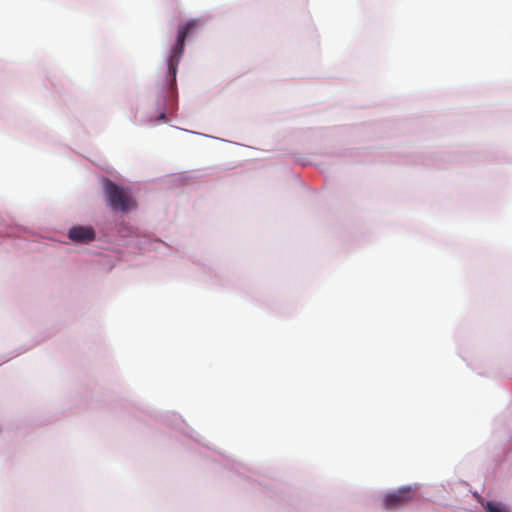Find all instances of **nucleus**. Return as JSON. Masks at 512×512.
<instances>
[{"label":"nucleus","instance_id":"nucleus-1","mask_svg":"<svg viewBox=\"0 0 512 512\" xmlns=\"http://www.w3.org/2000/svg\"><path fill=\"white\" fill-rule=\"evenodd\" d=\"M197 27L198 22L196 20H190L178 29L177 40L168 59V72L172 78V85H174L176 81L177 68L184 52L185 40L189 34L197 29Z\"/></svg>","mask_w":512,"mask_h":512},{"label":"nucleus","instance_id":"nucleus-2","mask_svg":"<svg viewBox=\"0 0 512 512\" xmlns=\"http://www.w3.org/2000/svg\"><path fill=\"white\" fill-rule=\"evenodd\" d=\"M104 189L108 204L113 210L125 212L136 207V203L130 194L110 179L105 180Z\"/></svg>","mask_w":512,"mask_h":512},{"label":"nucleus","instance_id":"nucleus-3","mask_svg":"<svg viewBox=\"0 0 512 512\" xmlns=\"http://www.w3.org/2000/svg\"><path fill=\"white\" fill-rule=\"evenodd\" d=\"M67 235L72 242L79 244H89L96 238L93 227L83 225L71 227Z\"/></svg>","mask_w":512,"mask_h":512},{"label":"nucleus","instance_id":"nucleus-4","mask_svg":"<svg viewBox=\"0 0 512 512\" xmlns=\"http://www.w3.org/2000/svg\"><path fill=\"white\" fill-rule=\"evenodd\" d=\"M412 499L410 487H403L395 492L389 493L384 498V505L387 509H395Z\"/></svg>","mask_w":512,"mask_h":512},{"label":"nucleus","instance_id":"nucleus-5","mask_svg":"<svg viewBox=\"0 0 512 512\" xmlns=\"http://www.w3.org/2000/svg\"><path fill=\"white\" fill-rule=\"evenodd\" d=\"M486 512H509L507 507L499 502L493 501H480Z\"/></svg>","mask_w":512,"mask_h":512}]
</instances>
